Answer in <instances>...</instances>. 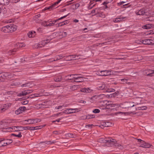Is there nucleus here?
Returning <instances> with one entry per match:
<instances>
[{
    "label": "nucleus",
    "instance_id": "20e7f679",
    "mask_svg": "<svg viewBox=\"0 0 154 154\" xmlns=\"http://www.w3.org/2000/svg\"><path fill=\"white\" fill-rule=\"evenodd\" d=\"M49 42V40H47L46 41H43L42 42V44H41L42 45L40 44H36L35 45L34 47V48H41L42 46H43L46 44H47Z\"/></svg>",
    "mask_w": 154,
    "mask_h": 154
},
{
    "label": "nucleus",
    "instance_id": "338daca9",
    "mask_svg": "<svg viewBox=\"0 0 154 154\" xmlns=\"http://www.w3.org/2000/svg\"><path fill=\"white\" fill-rule=\"evenodd\" d=\"M6 141V142H7L8 144H10L12 142V141L11 139H7Z\"/></svg>",
    "mask_w": 154,
    "mask_h": 154
},
{
    "label": "nucleus",
    "instance_id": "473e14b6",
    "mask_svg": "<svg viewBox=\"0 0 154 154\" xmlns=\"http://www.w3.org/2000/svg\"><path fill=\"white\" fill-rule=\"evenodd\" d=\"M111 104L110 102H108L107 103H106V109H113V108H112L111 106L110 105Z\"/></svg>",
    "mask_w": 154,
    "mask_h": 154
},
{
    "label": "nucleus",
    "instance_id": "37998d69",
    "mask_svg": "<svg viewBox=\"0 0 154 154\" xmlns=\"http://www.w3.org/2000/svg\"><path fill=\"white\" fill-rule=\"evenodd\" d=\"M138 109L139 110H146L147 109V107L146 106H142L138 107Z\"/></svg>",
    "mask_w": 154,
    "mask_h": 154
},
{
    "label": "nucleus",
    "instance_id": "cd10ccee",
    "mask_svg": "<svg viewBox=\"0 0 154 154\" xmlns=\"http://www.w3.org/2000/svg\"><path fill=\"white\" fill-rule=\"evenodd\" d=\"M6 124L5 122H2V121L0 122V129H6L7 128H5Z\"/></svg>",
    "mask_w": 154,
    "mask_h": 154
},
{
    "label": "nucleus",
    "instance_id": "2f4dec72",
    "mask_svg": "<svg viewBox=\"0 0 154 154\" xmlns=\"http://www.w3.org/2000/svg\"><path fill=\"white\" fill-rule=\"evenodd\" d=\"M80 74H69L68 75L66 76V78L69 77H71L72 76L73 77V78L74 77H76L79 76V75H80Z\"/></svg>",
    "mask_w": 154,
    "mask_h": 154
},
{
    "label": "nucleus",
    "instance_id": "a878e982",
    "mask_svg": "<svg viewBox=\"0 0 154 154\" xmlns=\"http://www.w3.org/2000/svg\"><path fill=\"white\" fill-rule=\"evenodd\" d=\"M96 97L97 98H98L100 99H102L105 97V95L104 94H102L99 95L94 96V97Z\"/></svg>",
    "mask_w": 154,
    "mask_h": 154
},
{
    "label": "nucleus",
    "instance_id": "423d86ee",
    "mask_svg": "<svg viewBox=\"0 0 154 154\" xmlns=\"http://www.w3.org/2000/svg\"><path fill=\"white\" fill-rule=\"evenodd\" d=\"M131 104V103H128V102H125L123 103L120 104V107L122 108H130L131 107H133L134 106V105H133L132 106H128V104Z\"/></svg>",
    "mask_w": 154,
    "mask_h": 154
},
{
    "label": "nucleus",
    "instance_id": "7c9ffc66",
    "mask_svg": "<svg viewBox=\"0 0 154 154\" xmlns=\"http://www.w3.org/2000/svg\"><path fill=\"white\" fill-rule=\"evenodd\" d=\"M103 125L105 127H108L111 126L112 124L110 122H103Z\"/></svg>",
    "mask_w": 154,
    "mask_h": 154
},
{
    "label": "nucleus",
    "instance_id": "bf43d9fd",
    "mask_svg": "<svg viewBox=\"0 0 154 154\" xmlns=\"http://www.w3.org/2000/svg\"><path fill=\"white\" fill-rule=\"evenodd\" d=\"M20 107L22 108L21 109H20L22 112L24 111L25 110H26V108L25 106H21Z\"/></svg>",
    "mask_w": 154,
    "mask_h": 154
},
{
    "label": "nucleus",
    "instance_id": "680f3d73",
    "mask_svg": "<svg viewBox=\"0 0 154 154\" xmlns=\"http://www.w3.org/2000/svg\"><path fill=\"white\" fill-rule=\"evenodd\" d=\"M120 19H121V21H123L125 20L126 19V17H119Z\"/></svg>",
    "mask_w": 154,
    "mask_h": 154
},
{
    "label": "nucleus",
    "instance_id": "de8ad7c7",
    "mask_svg": "<svg viewBox=\"0 0 154 154\" xmlns=\"http://www.w3.org/2000/svg\"><path fill=\"white\" fill-rule=\"evenodd\" d=\"M113 22L115 23H118L121 22V19L119 17L113 20Z\"/></svg>",
    "mask_w": 154,
    "mask_h": 154
},
{
    "label": "nucleus",
    "instance_id": "e2e57ef3",
    "mask_svg": "<svg viewBox=\"0 0 154 154\" xmlns=\"http://www.w3.org/2000/svg\"><path fill=\"white\" fill-rule=\"evenodd\" d=\"M80 6V5L79 3H77L75 4V9H77L79 6Z\"/></svg>",
    "mask_w": 154,
    "mask_h": 154
},
{
    "label": "nucleus",
    "instance_id": "7ed1b4c3",
    "mask_svg": "<svg viewBox=\"0 0 154 154\" xmlns=\"http://www.w3.org/2000/svg\"><path fill=\"white\" fill-rule=\"evenodd\" d=\"M149 10L148 9L142 8L138 11H137L135 12V13L137 15H148L149 12Z\"/></svg>",
    "mask_w": 154,
    "mask_h": 154
},
{
    "label": "nucleus",
    "instance_id": "052dcab7",
    "mask_svg": "<svg viewBox=\"0 0 154 154\" xmlns=\"http://www.w3.org/2000/svg\"><path fill=\"white\" fill-rule=\"evenodd\" d=\"M20 0H10V2L14 3H16L19 2Z\"/></svg>",
    "mask_w": 154,
    "mask_h": 154
},
{
    "label": "nucleus",
    "instance_id": "0eeeda50",
    "mask_svg": "<svg viewBox=\"0 0 154 154\" xmlns=\"http://www.w3.org/2000/svg\"><path fill=\"white\" fill-rule=\"evenodd\" d=\"M100 75L102 76H107L111 74V71L109 70H102L98 72Z\"/></svg>",
    "mask_w": 154,
    "mask_h": 154
},
{
    "label": "nucleus",
    "instance_id": "f257e3e1",
    "mask_svg": "<svg viewBox=\"0 0 154 154\" xmlns=\"http://www.w3.org/2000/svg\"><path fill=\"white\" fill-rule=\"evenodd\" d=\"M17 29V26L13 24H10L4 26L1 29V30L5 33L12 32L15 31Z\"/></svg>",
    "mask_w": 154,
    "mask_h": 154
},
{
    "label": "nucleus",
    "instance_id": "603ef678",
    "mask_svg": "<svg viewBox=\"0 0 154 154\" xmlns=\"http://www.w3.org/2000/svg\"><path fill=\"white\" fill-rule=\"evenodd\" d=\"M100 110L98 109H95L93 111V112L95 113H98L100 112Z\"/></svg>",
    "mask_w": 154,
    "mask_h": 154
},
{
    "label": "nucleus",
    "instance_id": "13d9d810",
    "mask_svg": "<svg viewBox=\"0 0 154 154\" xmlns=\"http://www.w3.org/2000/svg\"><path fill=\"white\" fill-rule=\"evenodd\" d=\"M32 131L37 130L39 129L38 126L32 127Z\"/></svg>",
    "mask_w": 154,
    "mask_h": 154
},
{
    "label": "nucleus",
    "instance_id": "9d476101",
    "mask_svg": "<svg viewBox=\"0 0 154 154\" xmlns=\"http://www.w3.org/2000/svg\"><path fill=\"white\" fill-rule=\"evenodd\" d=\"M43 24L45 27L48 26H52L54 25V24L52 22H51L49 20L48 21H45L43 23Z\"/></svg>",
    "mask_w": 154,
    "mask_h": 154
},
{
    "label": "nucleus",
    "instance_id": "f3484780",
    "mask_svg": "<svg viewBox=\"0 0 154 154\" xmlns=\"http://www.w3.org/2000/svg\"><path fill=\"white\" fill-rule=\"evenodd\" d=\"M65 57V59H66L67 60L71 61L74 60L73 57H74V55H70L68 56H66Z\"/></svg>",
    "mask_w": 154,
    "mask_h": 154
},
{
    "label": "nucleus",
    "instance_id": "a19ab883",
    "mask_svg": "<svg viewBox=\"0 0 154 154\" xmlns=\"http://www.w3.org/2000/svg\"><path fill=\"white\" fill-rule=\"evenodd\" d=\"M22 108L21 107H19L18 109L16 110L15 111V113L17 115H18L20 114V113H22L21 112V110Z\"/></svg>",
    "mask_w": 154,
    "mask_h": 154
},
{
    "label": "nucleus",
    "instance_id": "f704fd0d",
    "mask_svg": "<svg viewBox=\"0 0 154 154\" xmlns=\"http://www.w3.org/2000/svg\"><path fill=\"white\" fill-rule=\"evenodd\" d=\"M110 144L114 145V146L117 147L118 148V147H119V145H120V144H119L117 143L116 140H115V142H111V143H110Z\"/></svg>",
    "mask_w": 154,
    "mask_h": 154
},
{
    "label": "nucleus",
    "instance_id": "393cba45",
    "mask_svg": "<svg viewBox=\"0 0 154 154\" xmlns=\"http://www.w3.org/2000/svg\"><path fill=\"white\" fill-rule=\"evenodd\" d=\"M9 107V105L8 104H5L3 106V107H1V112H3L7 109Z\"/></svg>",
    "mask_w": 154,
    "mask_h": 154
},
{
    "label": "nucleus",
    "instance_id": "774afa93",
    "mask_svg": "<svg viewBox=\"0 0 154 154\" xmlns=\"http://www.w3.org/2000/svg\"><path fill=\"white\" fill-rule=\"evenodd\" d=\"M64 24H65V25L69 23V20H67L64 21H63Z\"/></svg>",
    "mask_w": 154,
    "mask_h": 154
},
{
    "label": "nucleus",
    "instance_id": "4c0bfd02",
    "mask_svg": "<svg viewBox=\"0 0 154 154\" xmlns=\"http://www.w3.org/2000/svg\"><path fill=\"white\" fill-rule=\"evenodd\" d=\"M65 136L67 137L74 138V135L72 133H68L66 134Z\"/></svg>",
    "mask_w": 154,
    "mask_h": 154
},
{
    "label": "nucleus",
    "instance_id": "c85d7f7f",
    "mask_svg": "<svg viewBox=\"0 0 154 154\" xmlns=\"http://www.w3.org/2000/svg\"><path fill=\"white\" fill-rule=\"evenodd\" d=\"M11 136H14L18 138H20L22 137V136L21 134V132H19L18 134H16L13 133L11 134Z\"/></svg>",
    "mask_w": 154,
    "mask_h": 154
},
{
    "label": "nucleus",
    "instance_id": "3c124183",
    "mask_svg": "<svg viewBox=\"0 0 154 154\" xmlns=\"http://www.w3.org/2000/svg\"><path fill=\"white\" fill-rule=\"evenodd\" d=\"M99 8H96L95 9L92 10L91 13H95V15H96V14H97V11L99 10Z\"/></svg>",
    "mask_w": 154,
    "mask_h": 154
},
{
    "label": "nucleus",
    "instance_id": "f8f14e48",
    "mask_svg": "<svg viewBox=\"0 0 154 154\" xmlns=\"http://www.w3.org/2000/svg\"><path fill=\"white\" fill-rule=\"evenodd\" d=\"M153 27H154V24H148L142 26V28L145 29H149Z\"/></svg>",
    "mask_w": 154,
    "mask_h": 154
},
{
    "label": "nucleus",
    "instance_id": "6ab92c4d",
    "mask_svg": "<svg viewBox=\"0 0 154 154\" xmlns=\"http://www.w3.org/2000/svg\"><path fill=\"white\" fill-rule=\"evenodd\" d=\"M25 121H27L29 123V124H34L37 123V121H36L35 119H29L25 120Z\"/></svg>",
    "mask_w": 154,
    "mask_h": 154
},
{
    "label": "nucleus",
    "instance_id": "9b49d317",
    "mask_svg": "<svg viewBox=\"0 0 154 154\" xmlns=\"http://www.w3.org/2000/svg\"><path fill=\"white\" fill-rule=\"evenodd\" d=\"M98 89L99 90H103L104 92H105V90H106L107 89V87L105 84H102L100 86H99L97 87Z\"/></svg>",
    "mask_w": 154,
    "mask_h": 154
},
{
    "label": "nucleus",
    "instance_id": "ddd939ff",
    "mask_svg": "<svg viewBox=\"0 0 154 154\" xmlns=\"http://www.w3.org/2000/svg\"><path fill=\"white\" fill-rule=\"evenodd\" d=\"M93 91L89 88H81L80 91L85 93H90Z\"/></svg>",
    "mask_w": 154,
    "mask_h": 154
},
{
    "label": "nucleus",
    "instance_id": "f03ea898",
    "mask_svg": "<svg viewBox=\"0 0 154 154\" xmlns=\"http://www.w3.org/2000/svg\"><path fill=\"white\" fill-rule=\"evenodd\" d=\"M98 142L102 143H109L110 144L111 142L115 141V139L112 138L101 137L97 139Z\"/></svg>",
    "mask_w": 154,
    "mask_h": 154
},
{
    "label": "nucleus",
    "instance_id": "4be33fe9",
    "mask_svg": "<svg viewBox=\"0 0 154 154\" xmlns=\"http://www.w3.org/2000/svg\"><path fill=\"white\" fill-rule=\"evenodd\" d=\"M62 77L61 76L59 75L56 77H55L54 78V80L55 82H59L62 80Z\"/></svg>",
    "mask_w": 154,
    "mask_h": 154
},
{
    "label": "nucleus",
    "instance_id": "864d4df0",
    "mask_svg": "<svg viewBox=\"0 0 154 154\" xmlns=\"http://www.w3.org/2000/svg\"><path fill=\"white\" fill-rule=\"evenodd\" d=\"M69 109H66L64 110L63 112V113H66V114H70L69 112Z\"/></svg>",
    "mask_w": 154,
    "mask_h": 154
},
{
    "label": "nucleus",
    "instance_id": "c03bdc74",
    "mask_svg": "<svg viewBox=\"0 0 154 154\" xmlns=\"http://www.w3.org/2000/svg\"><path fill=\"white\" fill-rule=\"evenodd\" d=\"M3 76L5 79L10 75V73L8 72H3Z\"/></svg>",
    "mask_w": 154,
    "mask_h": 154
},
{
    "label": "nucleus",
    "instance_id": "49530a36",
    "mask_svg": "<svg viewBox=\"0 0 154 154\" xmlns=\"http://www.w3.org/2000/svg\"><path fill=\"white\" fill-rule=\"evenodd\" d=\"M68 80H71V82H76L75 79L74 78H73V76L72 77V78H67V79H66V80L68 81Z\"/></svg>",
    "mask_w": 154,
    "mask_h": 154
},
{
    "label": "nucleus",
    "instance_id": "72a5a7b5",
    "mask_svg": "<svg viewBox=\"0 0 154 154\" xmlns=\"http://www.w3.org/2000/svg\"><path fill=\"white\" fill-rule=\"evenodd\" d=\"M16 51V49H14L12 50H10L8 51V54L9 55H11L13 54H14Z\"/></svg>",
    "mask_w": 154,
    "mask_h": 154
},
{
    "label": "nucleus",
    "instance_id": "8fccbe9b",
    "mask_svg": "<svg viewBox=\"0 0 154 154\" xmlns=\"http://www.w3.org/2000/svg\"><path fill=\"white\" fill-rule=\"evenodd\" d=\"M111 104L110 105H111V107H112V108L113 107H117L118 106V104H114L112 102H110Z\"/></svg>",
    "mask_w": 154,
    "mask_h": 154
},
{
    "label": "nucleus",
    "instance_id": "5fc2aeb1",
    "mask_svg": "<svg viewBox=\"0 0 154 154\" xmlns=\"http://www.w3.org/2000/svg\"><path fill=\"white\" fill-rule=\"evenodd\" d=\"M90 3V7L91 8H92L93 7H94L96 4V3L94 4V2H92V1H91Z\"/></svg>",
    "mask_w": 154,
    "mask_h": 154
},
{
    "label": "nucleus",
    "instance_id": "a18cd8bd",
    "mask_svg": "<svg viewBox=\"0 0 154 154\" xmlns=\"http://www.w3.org/2000/svg\"><path fill=\"white\" fill-rule=\"evenodd\" d=\"M45 143L47 144H51V141H42L40 142V143Z\"/></svg>",
    "mask_w": 154,
    "mask_h": 154
},
{
    "label": "nucleus",
    "instance_id": "79ce46f5",
    "mask_svg": "<svg viewBox=\"0 0 154 154\" xmlns=\"http://www.w3.org/2000/svg\"><path fill=\"white\" fill-rule=\"evenodd\" d=\"M32 127L30 126H26L23 127V129L24 130H30L32 131Z\"/></svg>",
    "mask_w": 154,
    "mask_h": 154
},
{
    "label": "nucleus",
    "instance_id": "4468645a",
    "mask_svg": "<svg viewBox=\"0 0 154 154\" xmlns=\"http://www.w3.org/2000/svg\"><path fill=\"white\" fill-rule=\"evenodd\" d=\"M152 40L150 39L141 40V43L145 45H150L152 43L151 41Z\"/></svg>",
    "mask_w": 154,
    "mask_h": 154
},
{
    "label": "nucleus",
    "instance_id": "dca6fc26",
    "mask_svg": "<svg viewBox=\"0 0 154 154\" xmlns=\"http://www.w3.org/2000/svg\"><path fill=\"white\" fill-rule=\"evenodd\" d=\"M100 8L99 9V10L97 11V14L96 15L97 17H105L104 14L103 12H101L100 11Z\"/></svg>",
    "mask_w": 154,
    "mask_h": 154
},
{
    "label": "nucleus",
    "instance_id": "412c9836",
    "mask_svg": "<svg viewBox=\"0 0 154 154\" xmlns=\"http://www.w3.org/2000/svg\"><path fill=\"white\" fill-rule=\"evenodd\" d=\"M68 15V14L64 16L63 17H61L57 19L56 20H54L53 21H51L50 22H52V23H53L54 24V25H55V23L57 22V21H58V20H62L64 18H66Z\"/></svg>",
    "mask_w": 154,
    "mask_h": 154
},
{
    "label": "nucleus",
    "instance_id": "1a4fd4ad",
    "mask_svg": "<svg viewBox=\"0 0 154 154\" xmlns=\"http://www.w3.org/2000/svg\"><path fill=\"white\" fill-rule=\"evenodd\" d=\"M17 126H13L11 127H9L6 128V131H5L7 132H12L15 131L17 132Z\"/></svg>",
    "mask_w": 154,
    "mask_h": 154
},
{
    "label": "nucleus",
    "instance_id": "6e6552de",
    "mask_svg": "<svg viewBox=\"0 0 154 154\" xmlns=\"http://www.w3.org/2000/svg\"><path fill=\"white\" fill-rule=\"evenodd\" d=\"M139 147L145 148H149L152 146L150 144L145 142L144 141H143V142L139 144Z\"/></svg>",
    "mask_w": 154,
    "mask_h": 154
},
{
    "label": "nucleus",
    "instance_id": "c756f323",
    "mask_svg": "<svg viewBox=\"0 0 154 154\" xmlns=\"http://www.w3.org/2000/svg\"><path fill=\"white\" fill-rule=\"evenodd\" d=\"M79 88V85H73L70 87V89L72 91H74L77 90Z\"/></svg>",
    "mask_w": 154,
    "mask_h": 154
},
{
    "label": "nucleus",
    "instance_id": "e433bc0d",
    "mask_svg": "<svg viewBox=\"0 0 154 154\" xmlns=\"http://www.w3.org/2000/svg\"><path fill=\"white\" fill-rule=\"evenodd\" d=\"M74 57L73 58H74V60H75L81 59L82 55H74Z\"/></svg>",
    "mask_w": 154,
    "mask_h": 154
},
{
    "label": "nucleus",
    "instance_id": "69168bd1",
    "mask_svg": "<svg viewBox=\"0 0 154 154\" xmlns=\"http://www.w3.org/2000/svg\"><path fill=\"white\" fill-rule=\"evenodd\" d=\"M29 102L28 100H25L24 101H22V103L23 105H26L28 104Z\"/></svg>",
    "mask_w": 154,
    "mask_h": 154
},
{
    "label": "nucleus",
    "instance_id": "2eb2a0df",
    "mask_svg": "<svg viewBox=\"0 0 154 154\" xmlns=\"http://www.w3.org/2000/svg\"><path fill=\"white\" fill-rule=\"evenodd\" d=\"M73 78L75 79L76 82H81L82 81H84V78L83 76H78Z\"/></svg>",
    "mask_w": 154,
    "mask_h": 154
},
{
    "label": "nucleus",
    "instance_id": "58836bf2",
    "mask_svg": "<svg viewBox=\"0 0 154 154\" xmlns=\"http://www.w3.org/2000/svg\"><path fill=\"white\" fill-rule=\"evenodd\" d=\"M95 116L94 115H88L86 116V119H87L94 118Z\"/></svg>",
    "mask_w": 154,
    "mask_h": 154
},
{
    "label": "nucleus",
    "instance_id": "a211bd4d",
    "mask_svg": "<svg viewBox=\"0 0 154 154\" xmlns=\"http://www.w3.org/2000/svg\"><path fill=\"white\" fill-rule=\"evenodd\" d=\"M36 35V32L34 31L29 32L28 33V35L29 38H33Z\"/></svg>",
    "mask_w": 154,
    "mask_h": 154
},
{
    "label": "nucleus",
    "instance_id": "ea45409f",
    "mask_svg": "<svg viewBox=\"0 0 154 154\" xmlns=\"http://www.w3.org/2000/svg\"><path fill=\"white\" fill-rule=\"evenodd\" d=\"M17 45L18 47L21 48L25 47V44L21 42L18 43Z\"/></svg>",
    "mask_w": 154,
    "mask_h": 154
},
{
    "label": "nucleus",
    "instance_id": "5701e85b",
    "mask_svg": "<svg viewBox=\"0 0 154 154\" xmlns=\"http://www.w3.org/2000/svg\"><path fill=\"white\" fill-rule=\"evenodd\" d=\"M69 110L70 114L74 113L76 112H78L79 111V110L77 108L69 109Z\"/></svg>",
    "mask_w": 154,
    "mask_h": 154
},
{
    "label": "nucleus",
    "instance_id": "bb28decb",
    "mask_svg": "<svg viewBox=\"0 0 154 154\" xmlns=\"http://www.w3.org/2000/svg\"><path fill=\"white\" fill-rule=\"evenodd\" d=\"M10 2V0H3L1 3L2 5H8Z\"/></svg>",
    "mask_w": 154,
    "mask_h": 154
},
{
    "label": "nucleus",
    "instance_id": "aec40b11",
    "mask_svg": "<svg viewBox=\"0 0 154 154\" xmlns=\"http://www.w3.org/2000/svg\"><path fill=\"white\" fill-rule=\"evenodd\" d=\"M119 93V92L118 91H117L116 92L112 93V94H111L109 95H107V97H115L116 96L118 95V94Z\"/></svg>",
    "mask_w": 154,
    "mask_h": 154
},
{
    "label": "nucleus",
    "instance_id": "6e6d98bb",
    "mask_svg": "<svg viewBox=\"0 0 154 154\" xmlns=\"http://www.w3.org/2000/svg\"><path fill=\"white\" fill-rule=\"evenodd\" d=\"M61 35L62 36V37H64L66 36V35H67V33L66 32H62Z\"/></svg>",
    "mask_w": 154,
    "mask_h": 154
},
{
    "label": "nucleus",
    "instance_id": "0e129e2a",
    "mask_svg": "<svg viewBox=\"0 0 154 154\" xmlns=\"http://www.w3.org/2000/svg\"><path fill=\"white\" fill-rule=\"evenodd\" d=\"M3 75V72H0V78H1L2 79H4L5 80V77H4Z\"/></svg>",
    "mask_w": 154,
    "mask_h": 154
},
{
    "label": "nucleus",
    "instance_id": "4d7b16f0",
    "mask_svg": "<svg viewBox=\"0 0 154 154\" xmlns=\"http://www.w3.org/2000/svg\"><path fill=\"white\" fill-rule=\"evenodd\" d=\"M53 9L52 7H51V5L50 6H49L48 7H46L45 8V10H51Z\"/></svg>",
    "mask_w": 154,
    "mask_h": 154
},
{
    "label": "nucleus",
    "instance_id": "39448f33",
    "mask_svg": "<svg viewBox=\"0 0 154 154\" xmlns=\"http://www.w3.org/2000/svg\"><path fill=\"white\" fill-rule=\"evenodd\" d=\"M144 75L149 76H154V70L148 69L145 71L144 72Z\"/></svg>",
    "mask_w": 154,
    "mask_h": 154
},
{
    "label": "nucleus",
    "instance_id": "09e8293b",
    "mask_svg": "<svg viewBox=\"0 0 154 154\" xmlns=\"http://www.w3.org/2000/svg\"><path fill=\"white\" fill-rule=\"evenodd\" d=\"M23 127L21 126H17V132H19V131H23Z\"/></svg>",
    "mask_w": 154,
    "mask_h": 154
},
{
    "label": "nucleus",
    "instance_id": "c9c22d12",
    "mask_svg": "<svg viewBox=\"0 0 154 154\" xmlns=\"http://www.w3.org/2000/svg\"><path fill=\"white\" fill-rule=\"evenodd\" d=\"M115 91V89L113 88H107V89L106 90H105V92H111Z\"/></svg>",
    "mask_w": 154,
    "mask_h": 154
},
{
    "label": "nucleus",
    "instance_id": "b1692460",
    "mask_svg": "<svg viewBox=\"0 0 154 154\" xmlns=\"http://www.w3.org/2000/svg\"><path fill=\"white\" fill-rule=\"evenodd\" d=\"M65 57V56H63L62 54H60L58 56H56V57L54 58V61H57V60H60L61 59H62L63 57Z\"/></svg>",
    "mask_w": 154,
    "mask_h": 154
}]
</instances>
